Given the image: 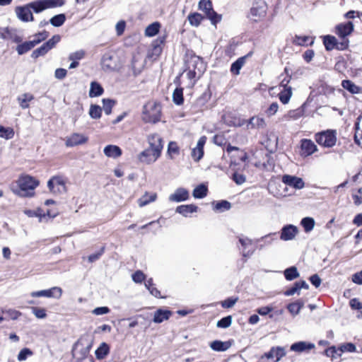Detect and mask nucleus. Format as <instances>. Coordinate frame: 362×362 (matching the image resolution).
I'll return each instance as SVG.
<instances>
[{
    "instance_id": "obj_24",
    "label": "nucleus",
    "mask_w": 362,
    "mask_h": 362,
    "mask_svg": "<svg viewBox=\"0 0 362 362\" xmlns=\"http://www.w3.org/2000/svg\"><path fill=\"white\" fill-rule=\"evenodd\" d=\"M104 154L109 158H117L122 155L121 148L116 145H107L103 149Z\"/></svg>"
},
{
    "instance_id": "obj_34",
    "label": "nucleus",
    "mask_w": 362,
    "mask_h": 362,
    "mask_svg": "<svg viewBox=\"0 0 362 362\" xmlns=\"http://www.w3.org/2000/svg\"><path fill=\"white\" fill-rule=\"evenodd\" d=\"M34 99V97L30 93H24L18 97V101L21 108L26 109L29 107L28 103Z\"/></svg>"
},
{
    "instance_id": "obj_26",
    "label": "nucleus",
    "mask_w": 362,
    "mask_h": 362,
    "mask_svg": "<svg viewBox=\"0 0 362 362\" xmlns=\"http://www.w3.org/2000/svg\"><path fill=\"white\" fill-rule=\"evenodd\" d=\"M194 62L196 64L194 69L193 70H189L187 73L189 78H194L196 75L200 76L204 70L203 62L199 58L195 59Z\"/></svg>"
},
{
    "instance_id": "obj_62",
    "label": "nucleus",
    "mask_w": 362,
    "mask_h": 362,
    "mask_svg": "<svg viewBox=\"0 0 362 362\" xmlns=\"http://www.w3.org/2000/svg\"><path fill=\"white\" fill-rule=\"evenodd\" d=\"M168 153L173 158V155L179 153V148L177 146V143L174 141H170L168 144Z\"/></svg>"
},
{
    "instance_id": "obj_18",
    "label": "nucleus",
    "mask_w": 362,
    "mask_h": 362,
    "mask_svg": "<svg viewBox=\"0 0 362 362\" xmlns=\"http://www.w3.org/2000/svg\"><path fill=\"white\" fill-rule=\"evenodd\" d=\"M160 156H156V152L148 148L139 153V159L141 163L149 165L156 162Z\"/></svg>"
},
{
    "instance_id": "obj_6",
    "label": "nucleus",
    "mask_w": 362,
    "mask_h": 362,
    "mask_svg": "<svg viewBox=\"0 0 362 362\" xmlns=\"http://www.w3.org/2000/svg\"><path fill=\"white\" fill-rule=\"evenodd\" d=\"M199 8L204 12L206 16L211 21L213 25H216L221 20V16L214 11L212 3L210 0H200Z\"/></svg>"
},
{
    "instance_id": "obj_15",
    "label": "nucleus",
    "mask_w": 362,
    "mask_h": 362,
    "mask_svg": "<svg viewBox=\"0 0 362 362\" xmlns=\"http://www.w3.org/2000/svg\"><path fill=\"white\" fill-rule=\"evenodd\" d=\"M206 141V136H202L198 140L197 146L194 148L191 153V156L193 160L198 162L202 159L204 156V146Z\"/></svg>"
},
{
    "instance_id": "obj_23",
    "label": "nucleus",
    "mask_w": 362,
    "mask_h": 362,
    "mask_svg": "<svg viewBox=\"0 0 362 362\" xmlns=\"http://www.w3.org/2000/svg\"><path fill=\"white\" fill-rule=\"evenodd\" d=\"M315 347L313 343L307 341H298L291 346V350L295 352H303L310 351Z\"/></svg>"
},
{
    "instance_id": "obj_37",
    "label": "nucleus",
    "mask_w": 362,
    "mask_h": 362,
    "mask_svg": "<svg viewBox=\"0 0 362 362\" xmlns=\"http://www.w3.org/2000/svg\"><path fill=\"white\" fill-rule=\"evenodd\" d=\"M341 86L351 93H358L360 92V88L350 80L342 81Z\"/></svg>"
},
{
    "instance_id": "obj_4",
    "label": "nucleus",
    "mask_w": 362,
    "mask_h": 362,
    "mask_svg": "<svg viewBox=\"0 0 362 362\" xmlns=\"http://www.w3.org/2000/svg\"><path fill=\"white\" fill-rule=\"evenodd\" d=\"M316 142L325 148H331L336 144L337 132L335 130H326L318 132L315 135Z\"/></svg>"
},
{
    "instance_id": "obj_10",
    "label": "nucleus",
    "mask_w": 362,
    "mask_h": 362,
    "mask_svg": "<svg viewBox=\"0 0 362 362\" xmlns=\"http://www.w3.org/2000/svg\"><path fill=\"white\" fill-rule=\"evenodd\" d=\"M149 148L156 152V156H160L163 148L162 138L157 134H153L148 137Z\"/></svg>"
},
{
    "instance_id": "obj_54",
    "label": "nucleus",
    "mask_w": 362,
    "mask_h": 362,
    "mask_svg": "<svg viewBox=\"0 0 362 362\" xmlns=\"http://www.w3.org/2000/svg\"><path fill=\"white\" fill-rule=\"evenodd\" d=\"M32 313L38 319H44L47 317L46 310L38 307H32Z\"/></svg>"
},
{
    "instance_id": "obj_36",
    "label": "nucleus",
    "mask_w": 362,
    "mask_h": 362,
    "mask_svg": "<svg viewBox=\"0 0 362 362\" xmlns=\"http://www.w3.org/2000/svg\"><path fill=\"white\" fill-rule=\"evenodd\" d=\"M323 43L327 51H331L336 48L337 38L334 36L326 35L324 37Z\"/></svg>"
},
{
    "instance_id": "obj_28",
    "label": "nucleus",
    "mask_w": 362,
    "mask_h": 362,
    "mask_svg": "<svg viewBox=\"0 0 362 362\" xmlns=\"http://www.w3.org/2000/svg\"><path fill=\"white\" fill-rule=\"evenodd\" d=\"M198 207L194 204L180 205L176 208L175 211L187 217L189 214L197 212Z\"/></svg>"
},
{
    "instance_id": "obj_13",
    "label": "nucleus",
    "mask_w": 362,
    "mask_h": 362,
    "mask_svg": "<svg viewBox=\"0 0 362 362\" xmlns=\"http://www.w3.org/2000/svg\"><path fill=\"white\" fill-rule=\"evenodd\" d=\"M298 233L297 226L289 224L284 226L281 230L280 239L284 241L293 240Z\"/></svg>"
},
{
    "instance_id": "obj_46",
    "label": "nucleus",
    "mask_w": 362,
    "mask_h": 362,
    "mask_svg": "<svg viewBox=\"0 0 362 362\" xmlns=\"http://www.w3.org/2000/svg\"><path fill=\"white\" fill-rule=\"evenodd\" d=\"M301 225L304 228L305 232H310L315 226V221L313 218L305 217L302 219Z\"/></svg>"
},
{
    "instance_id": "obj_9",
    "label": "nucleus",
    "mask_w": 362,
    "mask_h": 362,
    "mask_svg": "<svg viewBox=\"0 0 362 362\" xmlns=\"http://www.w3.org/2000/svg\"><path fill=\"white\" fill-rule=\"evenodd\" d=\"M62 295V289L60 287L54 286L47 290L33 291L30 293L32 297H46L59 299Z\"/></svg>"
},
{
    "instance_id": "obj_60",
    "label": "nucleus",
    "mask_w": 362,
    "mask_h": 362,
    "mask_svg": "<svg viewBox=\"0 0 362 362\" xmlns=\"http://www.w3.org/2000/svg\"><path fill=\"white\" fill-rule=\"evenodd\" d=\"M165 41V37H159L158 39H156L153 43V52H155V54H158L160 53L161 52V48H160V45L163 44Z\"/></svg>"
},
{
    "instance_id": "obj_53",
    "label": "nucleus",
    "mask_w": 362,
    "mask_h": 362,
    "mask_svg": "<svg viewBox=\"0 0 362 362\" xmlns=\"http://www.w3.org/2000/svg\"><path fill=\"white\" fill-rule=\"evenodd\" d=\"M24 214L28 217H39L40 221H42L44 218H45L46 214H42V210L37 209V211H33L30 209L24 210Z\"/></svg>"
},
{
    "instance_id": "obj_52",
    "label": "nucleus",
    "mask_w": 362,
    "mask_h": 362,
    "mask_svg": "<svg viewBox=\"0 0 362 362\" xmlns=\"http://www.w3.org/2000/svg\"><path fill=\"white\" fill-rule=\"evenodd\" d=\"M102 109L96 105H91L89 110V115L93 119H99L101 117Z\"/></svg>"
},
{
    "instance_id": "obj_38",
    "label": "nucleus",
    "mask_w": 362,
    "mask_h": 362,
    "mask_svg": "<svg viewBox=\"0 0 362 362\" xmlns=\"http://www.w3.org/2000/svg\"><path fill=\"white\" fill-rule=\"evenodd\" d=\"M207 187L204 185H199L193 190V197L197 199H202L207 194Z\"/></svg>"
},
{
    "instance_id": "obj_21",
    "label": "nucleus",
    "mask_w": 362,
    "mask_h": 362,
    "mask_svg": "<svg viewBox=\"0 0 362 362\" xmlns=\"http://www.w3.org/2000/svg\"><path fill=\"white\" fill-rule=\"evenodd\" d=\"M101 64L103 70L106 71H113L116 68L114 57L110 53H106L103 56Z\"/></svg>"
},
{
    "instance_id": "obj_33",
    "label": "nucleus",
    "mask_w": 362,
    "mask_h": 362,
    "mask_svg": "<svg viewBox=\"0 0 362 362\" xmlns=\"http://www.w3.org/2000/svg\"><path fill=\"white\" fill-rule=\"evenodd\" d=\"M103 87L95 81H93L90 83V87L89 90V96L90 98L98 97L101 95L103 93Z\"/></svg>"
},
{
    "instance_id": "obj_11",
    "label": "nucleus",
    "mask_w": 362,
    "mask_h": 362,
    "mask_svg": "<svg viewBox=\"0 0 362 362\" xmlns=\"http://www.w3.org/2000/svg\"><path fill=\"white\" fill-rule=\"evenodd\" d=\"M88 139V137L83 134L73 133L66 138L65 144L67 147H74L86 144Z\"/></svg>"
},
{
    "instance_id": "obj_44",
    "label": "nucleus",
    "mask_w": 362,
    "mask_h": 362,
    "mask_svg": "<svg viewBox=\"0 0 362 362\" xmlns=\"http://www.w3.org/2000/svg\"><path fill=\"white\" fill-rule=\"evenodd\" d=\"M293 43L297 45L305 46L308 45H312L313 43V40H311L308 36L296 35L293 39Z\"/></svg>"
},
{
    "instance_id": "obj_51",
    "label": "nucleus",
    "mask_w": 362,
    "mask_h": 362,
    "mask_svg": "<svg viewBox=\"0 0 362 362\" xmlns=\"http://www.w3.org/2000/svg\"><path fill=\"white\" fill-rule=\"evenodd\" d=\"M33 355V352L32 350L28 348H23L18 353L17 358L19 361H23Z\"/></svg>"
},
{
    "instance_id": "obj_47",
    "label": "nucleus",
    "mask_w": 362,
    "mask_h": 362,
    "mask_svg": "<svg viewBox=\"0 0 362 362\" xmlns=\"http://www.w3.org/2000/svg\"><path fill=\"white\" fill-rule=\"evenodd\" d=\"M231 207V204L229 202L226 200H222L218 202L214 205V210L223 211L226 210H229Z\"/></svg>"
},
{
    "instance_id": "obj_19",
    "label": "nucleus",
    "mask_w": 362,
    "mask_h": 362,
    "mask_svg": "<svg viewBox=\"0 0 362 362\" xmlns=\"http://www.w3.org/2000/svg\"><path fill=\"white\" fill-rule=\"evenodd\" d=\"M189 199V192L182 187L177 188L174 193L169 196V201L173 202H181Z\"/></svg>"
},
{
    "instance_id": "obj_35",
    "label": "nucleus",
    "mask_w": 362,
    "mask_h": 362,
    "mask_svg": "<svg viewBox=\"0 0 362 362\" xmlns=\"http://www.w3.org/2000/svg\"><path fill=\"white\" fill-rule=\"evenodd\" d=\"M160 28V23L154 22L146 27L145 30V35L148 37H153L158 33Z\"/></svg>"
},
{
    "instance_id": "obj_20",
    "label": "nucleus",
    "mask_w": 362,
    "mask_h": 362,
    "mask_svg": "<svg viewBox=\"0 0 362 362\" xmlns=\"http://www.w3.org/2000/svg\"><path fill=\"white\" fill-rule=\"evenodd\" d=\"M301 151L304 156H308L317 151V147L315 143L310 139H303L301 141Z\"/></svg>"
},
{
    "instance_id": "obj_7",
    "label": "nucleus",
    "mask_w": 362,
    "mask_h": 362,
    "mask_svg": "<svg viewBox=\"0 0 362 362\" xmlns=\"http://www.w3.org/2000/svg\"><path fill=\"white\" fill-rule=\"evenodd\" d=\"M267 9V6L264 1H257L250 8L249 18L254 22H259L265 17Z\"/></svg>"
},
{
    "instance_id": "obj_12",
    "label": "nucleus",
    "mask_w": 362,
    "mask_h": 362,
    "mask_svg": "<svg viewBox=\"0 0 362 362\" xmlns=\"http://www.w3.org/2000/svg\"><path fill=\"white\" fill-rule=\"evenodd\" d=\"M282 182L296 189H301L305 187V182L302 178L290 175H284L281 179Z\"/></svg>"
},
{
    "instance_id": "obj_17",
    "label": "nucleus",
    "mask_w": 362,
    "mask_h": 362,
    "mask_svg": "<svg viewBox=\"0 0 362 362\" xmlns=\"http://www.w3.org/2000/svg\"><path fill=\"white\" fill-rule=\"evenodd\" d=\"M90 347L91 344L88 341L81 339L74 344L73 351L76 352L79 351L80 358H83L88 355Z\"/></svg>"
},
{
    "instance_id": "obj_56",
    "label": "nucleus",
    "mask_w": 362,
    "mask_h": 362,
    "mask_svg": "<svg viewBox=\"0 0 362 362\" xmlns=\"http://www.w3.org/2000/svg\"><path fill=\"white\" fill-rule=\"evenodd\" d=\"M232 323V317L230 315L223 317L217 322L216 326L220 328H227Z\"/></svg>"
},
{
    "instance_id": "obj_1",
    "label": "nucleus",
    "mask_w": 362,
    "mask_h": 362,
    "mask_svg": "<svg viewBox=\"0 0 362 362\" xmlns=\"http://www.w3.org/2000/svg\"><path fill=\"white\" fill-rule=\"evenodd\" d=\"M64 3V0H40L31 2L23 6H17L15 12L21 21L23 22L33 21L32 10L35 13H40L47 8L61 6Z\"/></svg>"
},
{
    "instance_id": "obj_14",
    "label": "nucleus",
    "mask_w": 362,
    "mask_h": 362,
    "mask_svg": "<svg viewBox=\"0 0 362 362\" xmlns=\"http://www.w3.org/2000/svg\"><path fill=\"white\" fill-rule=\"evenodd\" d=\"M239 243L241 245L242 253L244 257H250L253 254L255 249L251 239L245 236H240Z\"/></svg>"
},
{
    "instance_id": "obj_30",
    "label": "nucleus",
    "mask_w": 362,
    "mask_h": 362,
    "mask_svg": "<svg viewBox=\"0 0 362 362\" xmlns=\"http://www.w3.org/2000/svg\"><path fill=\"white\" fill-rule=\"evenodd\" d=\"M231 346L230 341H221L215 340L210 344L211 349L216 351H225L228 350Z\"/></svg>"
},
{
    "instance_id": "obj_40",
    "label": "nucleus",
    "mask_w": 362,
    "mask_h": 362,
    "mask_svg": "<svg viewBox=\"0 0 362 362\" xmlns=\"http://www.w3.org/2000/svg\"><path fill=\"white\" fill-rule=\"evenodd\" d=\"M304 303L302 300H298L296 302L288 304L287 308L293 315H296L299 313Z\"/></svg>"
},
{
    "instance_id": "obj_63",
    "label": "nucleus",
    "mask_w": 362,
    "mask_h": 362,
    "mask_svg": "<svg viewBox=\"0 0 362 362\" xmlns=\"http://www.w3.org/2000/svg\"><path fill=\"white\" fill-rule=\"evenodd\" d=\"M85 56V52L83 50H78L75 52L70 54L69 59L71 61H77L83 59Z\"/></svg>"
},
{
    "instance_id": "obj_2",
    "label": "nucleus",
    "mask_w": 362,
    "mask_h": 362,
    "mask_svg": "<svg viewBox=\"0 0 362 362\" xmlns=\"http://www.w3.org/2000/svg\"><path fill=\"white\" fill-rule=\"evenodd\" d=\"M39 182L30 175H21L16 183L11 184V190L16 195L22 197H32L33 190L38 186Z\"/></svg>"
},
{
    "instance_id": "obj_61",
    "label": "nucleus",
    "mask_w": 362,
    "mask_h": 362,
    "mask_svg": "<svg viewBox=\"0 0 362 362\" xmlns=\"http://www.w3.org/2000/svg\"><path fill=\"white\" fill-rule=\"evenodd\" d=\"M132 280L136 284L142 283L146 279L145 274L140 270H138L136 272H134L132 274Z\"/></svg>"
},
{
    "instance_id": "obj_22",
    "label": "nucleus",
    "mask_w": 362,
    "mask_h": 362,
    "mask_svg": "<svg viewBox=\"0 0 362 362\" xmlns=\"http://www.w3.org/2000/svg\"><path fill=\"white\" fill-rule=\"evenodd\" d=\"M0 37L4 40H11L14 42H21L22 37L18 35L13 30L8 28L0 29Z\"/></svg>"
},
{
    "instance_id": "obj_27",
    "label": "nucleus",
    "mask_w": 362,
    "mask_h": 362,
    "mask_svg": "<svg viewBox=\"0 0 362 362\" xmlns=\"http://www.w3.org/2000/svg\"><path fill=\"white\" fill-rule=\"evenodd\" d=\"M286 354V351L284 348L276 347L272 348L271 350L265 354V356L267 358H275V361H279Z\"/></svg>"
},
{
    "instance_id": "obj_45",
    "label": "nucleus",
    "mask_w": 362,
    "mask_h": 362,
    "mask_svg": "<svg viewBox=\"0 0 362 362\" xmlns=\"http://www.w3.org/2000/svg\"><path fill=\"white\" fill-rule=\"evenodd\" d=\"M173 100L176 105H182L183 103V89L177 88L173 93Z\"/></svg>"
},
{
    "instance_id": "obj_42",
    "label": "nucleus",
    "mask_w": 362,
    "mask_h": 362,
    "mask_svg": "<svg viewBox=\"0 0 362 362\" xmlns=\"http://www.w3.org/2000/svg\"><path fill=\"white\" fill-rule=\"evenodd\" d=\"M109 353V346L106 343H102L95 351V356L98 359H103Z\"/></svg>"
},
{
    "instance_id": "obj_49",
    "label": "nucleus",
    "mask_w": 362,
    "mask_h": 362,
    "mask_svg": "<svg viewBox=\"0 0 362 362\" xmlns=\"http://www.w3.org/2000/svg\"><path fill=\"white\" fill-rule=\"evenodd\" d=\"M302 116V111L300 110H293L288 112L286 115L284 116V120L290 119H298Z\"/></svg>"
},
{
    "instance_id": "obj_5",
    "label": "nucleus",
    "mask_w": 362,
    "mask_h": 362,
    "mask_svg": "<svg viewBox=\"0 0 362 362\" xmlns=\"http://www.w3.org/2000/svg\"><path fill=\"white\" fill-rule=\"evenodd\" d=\"M66 178L62 175L53 176L47 182L49 191L55 194H62L66 192Z\"/></svg>"
},
{
    "instance_id": "obj_3",
    "label": "nucleus",
    "mask_w": 362,
    "mask_h": 362,
    "mask_svg": "<svg viewBox=\"0 0 362 362\" xmlns=\"http://www.w3.org/2000/svg\"><path fill=\"white\" fill-rule=\"evenodd\" d=\"M161 106L156 101H148L143 107L142 120L146 123H156L160 120Z\"/></svg>"
},
{
    "instance_id": "obj_64",
    "label": "nucleus",
    "mask_w": 362,
    "mask_h": 362,
    "mask_svg": "<svg viewBox=\"0 0 362 362\" xmlns=\"http://www.w3.org/2000/svg\"><path fill=\"white\" fill-rule=\"evenodd\" d=\"M355 141L362 147V130L359 129L358 124H356Z\"/></svg>"
},
{
    "instance_id": "obj_39",
    "label": "nucleus",
    "mask_w": 362,
    "mask_h": 362,
    "mask_svg": "<svg viewBox=\"0 0 362 362\" xmlns=\"http://www.w3.org/2000/svg\"><path fill=\"white\" fill-rule=\"evenodd\" d=\"M279 100L283 104H287L291 96H292V88L291 87H286L279 94Z\"/></svg>"
},
{
    "instance_id": "obj_55",
    "label": "nucleus",
    "mask_w": 362,
    "mask_h": 362,
    "mask_svg": "<svg viewBox=\"0 0 362 362\" xmlns=\"http://www.w3.org/2000/svg\"><path fill=\"white\" fill-rule=\"evenodd\" d=\"M356 346L352 344V343H346V344H344L340 346V347L339 348V356H341V353L342 352H345V351H347V352H354L356 351Z\"/></svg>"
},
{
    "instance_id": "obj_16",
    "label": "nucleus",
    "mask_w": 362,
    "mask_h": 362,
    "mask_svg": "<svg viewBox=\"0 0 362 362\" xmlns=\"http://www.w3.org/2000/svg\"><path fill=\"white\" fill-rule=\"evenodd\" d=\"M354 24L351 21L346 22L345 23H339L335 28L336 34L340 38H346L347 36L352 33L354 31Z\"/></svg>"
},
{
    "instance_id": "obj_59",
    "label": "nucleus",
    "mask_w": 362,
    "mask_h": 362,
    "mask_svg": "<svg viewBox=\"0 0 362 362\" xmlns=\"http://www.w3.org/2000/svg\"><path fill=\"white\" fill-rule=\"evenodd\" d=\"M61 36L59 35H55L52 37L45 44L47 47V48L50 50L60 41Z\"/></svg>"
},
{
    "instance_id": "obj_43",
    "label": "nucleus",
    "mask_w": 362,
    "mask_h": 362,
    "mask_svg": "<svg viewBox=\"0 0 362 362\" xmlns=\"http://www.w3.org/2000/svg\"><path fill=\"white\" fill-rule=\"evenodd\" d=\"M299 272L296 267H291L284 271V276L286 280L292 281L299 276Z\"/></svg>"
},
{
    "instance_id": "obj_57",
    "label": "nucleus",
    "mask_w": 362,
    "mask_h": 362,
    "mask_svg": "<svg viewBox=\"0 0 362 362\" xmlns=\"http://www.w3.org/2000/svg\"><path fill=\"white\" fill-rule=\"evenodd\" d=\"M103 110L106 115H110L112 112V108L115 104V102L110 99H103Z\"/></svg>"
},
{
    "instance_id": "obj_29",
    "label": "nucleus",
    "mask_w": 362,
    "mask_h": 362,
    "mask_svg": "<svg viewBox=\"0 0 362 362\" xmlns=\"http://www.w3.org/2000/svg\"><path fill=\"white\" fill-rule=\"evenodd\" d=\"M266 122L262 117H252L250 119L247 127L251 129H264L266 127Z\"/></svg>"
},
{
    "instance_id": "obj_31",
    "label": "nucleus",
    "mask_w": 362,
    "mask_h": 362,
    "mask_svg": "<svg viewBox=\"0 0 362 362\" xmlns=\"http://www.w3.org/2000/svg\"><path fill=\"white\" fill-rule=\"evenodd\" d=\"M246 56L238 58L230 66V72L234 75H239L240 71L245 64Z\"/></svg>"
},
{
    "instance_id": "obj_32",
    "label": "nucleus",
    "mask_w": 362,
    "mask_h": 362,
    "mask_svg": "<svg viewBox=\"0 0 362 362\" xmlns=\"http://www.w3.org/2000/svg\"><path fill=\"white\" fill-rule=\"evenodd\" d=\"M157 198L156 193L146 192L139 200L138 204L140 207H143L151 202L156 201Z\"/></svg>"
},
{
    "instance_id": "obj_41",
    "label": "nucleus",
    "mask_w": 362,
    "mask_h": 362,
    "mask_svg": "<svg viewBox=\"0 0 362 362\" xmlns=\"http://www.w3.org/2000/svg\"><path fill=\"white\" fill-rule=\"evenodd\" d=\"M189 23L191 25L197 27L200 25L204 17L199 13H190L188 17Z\"/></svg>"
},
{
    "instance_id": "obj_58",
    "label": "nucleus",
    "mask_w": 362,
    "mask_h": 362,
    "mask_svg": "<svg viewBox=\"0 0 362 362\" xmlns=\"http://www.w3.org/2000/svg\"><path fill=\"white\" fill-rule=\"evenodd\" d=\"M13 135L14 132L12 129L0 126V136L8 139H11Z\"/></svg>"
},
{
    "instance_id": "obj_50",
    "label": "nucleus",
    "mask_w": 362,
    "mask_h": 362,
    "mask_svg": "<svg viewBox=\"0 0 362 362\" xmlns=\"http://www.w3.org/2000/svg\"><path fill=\"white\" fill-rule=\"evenodd\" d=\"M49 51V49L47 48L46 45L44 43L41 47H40L39 48L35 49L33 52V53L31 54V57L33 58H34V59H37V58H38L40 56H44Z\"/></svg>"
},
{
    "instance_id": "obj_8",
    "label": "nucleus",
    "mask_w": 362,
    "mask_h": 362,
    "mask_svg": "<svg viewBox=\"0 0 362 362\" xmlns=\"http://www.w3.org/2000/svg\"><path fill=\"white\" fill-rule=\"evenodd\" d=\"M39 35L42 36V37L39 39H34L33 40L25 42L18 45L16 47L18 54L22 55L30 51L36 45L39 44L41 41L45 40L48 37V33L46 31H44L42 33H39Z\"/></svg>"
},
{
    "instance_id": "obj_25",
    "label": "nucleus",
    "mask_w": 362,
    "mask_h": 362,
    "mask_svg": "<svg viewBox=\"0 0 362 362\" xmlns=\"http://www.w3.org/2000/svg\"><path fill=\"white\" fill-rule=\"evenodd\" d=\"M171 315L172 313L170 310L158 309L154 313L153 321L155 323H161L168 320Z\"/></svg>"
},
{
    "instance_id": "obj_48",
    "label": "nucleus",
    "mask_w": 362,
    "mask_h": 362,
    "mask_svg": "<svg viewBox=\"0 0 362 362\" xmlns=\"http://www.w3.org/2000/svg\"><path fill=\"white\" fill-rule=\"evenodd\" d=\"M65 20L66 17L64 14H59L52 17L49 22L53 26L59 27L64 24Z\"/></svg>"
}]
</instances>
